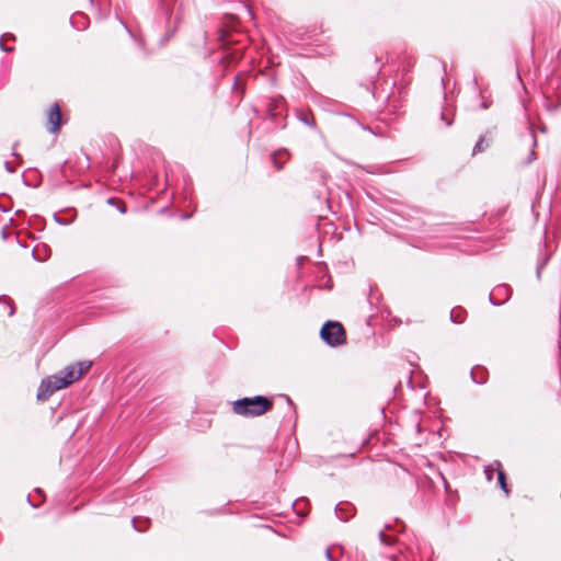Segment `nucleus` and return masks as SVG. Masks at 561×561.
I'll use <instances>...</instances> for the list:
<instances>
[{
  "label": "nucleus",
  "instance_id": "obj_13",
  "mask_svg": "<svg viewBox=\"0 0 561 561\" xmlns=\"http://www.w3.org/2000/svg\"><path fill=\"white\" fill-rule=\"evenodd\" d=\"M466 316H467V312L465 309H462L461 307H458V308H454L451 311H450V314H449V319L453 323H457V324H460V323H463L465 320H466Z\"/></svg>",
  "mask_w": 561,
  "mask_h": 561
},
{
  "label": "nucleus",
  "instance_id": "obj_33",
  "mask_svg": "<svg viewBox=\"0 0 561 561\" xmlns=\"http://www.w3.org/2000/svg\"><path fill=\"white\" fill-rule=\"evenodd\" d=\"M191 217H192V215L191 214H186V213L181 215V219H183V220L190 219Z\"/></svg>",
  "mask_w": 561,
  "mask_h": 561
},
{
  "label": "nucleus",
  "instance_id": "obj_6",
  "mask_svg": "<svg viewBox=\"0 0 561 561\" xmlns=\"http://www.w3.org/2000/svg\"><path fill=\"white\" fill-rule=\"evenodd\" d=\"M58 374L64 379V381H61L60 385L68 387L82 376V370H77V367L75 365H70L60 370Z\"/></svg>",
  "mask_w": 561,
  "mask_h": 561
},
{
  "label": "nucleus",
  "instance_id": "obj_37",
  "mask_svg": "<svg viewBox=\"0 0 561 561\" xmlns=\"http://www.w3.org/2000/svg\"><path fill=\"white\" fill-rule=\"evenodd\" d=\"M388 561H397V559L394 557H391L388 559Z\"/></svg>",
  "mask_w": 561,
  "mask_h": 561
},
{
  "label": "nucleus",
  "instance_id": "obj_11",
  "mask_svg": "<svg viewBox=\"0 0 561 561\" xmlns=\"http://www.w3.org/2000/svg\"><path fill=\"white\" fill-rule=\"evenodd\" d=\"M454 116H455V111L453 107L450 106H445L442 111H440V114H439V118L442 121V123H444V125L446 127H449L453 125L454 123Z\"/></svg>",
  "mask_w": 561,
  "mask_h": 561
},
{
  "label": "nucleus",
  "instance_id": "obj_19",
  "mask_svg": "<svg viewBox=\"0 0 561 561\" xmlns=\"http://www.w3.org/2000/svg\"><path fill=\"white\" fill-rule=\"evenodd\" d=\"M107 203L110 205L116 206V208L118 209V211L121 214H125L127 211V207H126L125 203H123L122 201H119V199H117L115 197H110L107 199Z\"/></svg>",
  "mask_w": 561,
  "mask_h": 561
},
{
  "label": "nucleus",
  "instance_id": "obj_22",
  "mask_svg": "<svg viewBox=\"0 0 561 561\" xmlns=\"http://www.w3.org/2000/svg\"><path fill=\"white\" fill-rule=\"evenodd\" d=\"M0 304L7 305L10 308V311H9L10 317L14 314L15 309H14L13 300L9 296L0 295Z\"/></svg>",
  "mask_w": 561,
  "mask_h": 561
},
{
  "label": "nucleus",
  "instance_id": "obj_4",
  "mask_svg": "<svg viewBox=\"0 0 561 561\" xmlns=\"http://www.w3.org/2000/svg\"><path fill=\"white\" fill-rule=\"evenodd\" d=\"M512 296V288L506 284L497 285L489 295V300L493 306L505 304Z\"/></svg>",
  "mask_w": 561,
  "mask_h": 561
},
{
  "label": "nucleus",
  "instance_id": "obj_8",
  "mask_svg": "<svg viewBox=\"0 0 561 561\" xmlns=\"http://www.w3.org/2000/svg\"><path fill=\"white\" fill-rule=\"evenodd\" d=\"M56 390H53V383L50 378L47 377L42 380L38 391H37V400L45 401L47 400Z\"/></svg>",
  "mask_w": 561,
  "mask_h": 561
},
{
  "label": "nucleus",
  "instance_id": "obj_31",
  "mask_svg": "<svg viewBox=\"0 0 561 561\" xmlns=\"http://www.w3.org/2000/svg\"><path fill=\"white\" fill-rule=\"evenodd\" d=\"M325 557H327V559H328V560H330V561H333V560H334V558H333V557H332V554H331V549H330V548H328V549L325 550Z\"/></svg>",
  "mask_w": 561,
  "mask_h": 561
},
{
  "label": "nucleus",
  "instance_id": "obj_28",
  "mask_svg": "<svg viewBox=\"0 0 561 561\" xmlns=\"http://www.w3.org/2000/svg\"><path fill=\"white\" fill-rule=\"evenodd\" d=\"M535 159H536V152H535L534 150H531V151H530V153H529V156H528V158H527L526 163H527V164H529V163H531L533 161H535Z\"/></svg>",
  "mask_w": 561,
  "mask_h": 561
},
{
  "label": "nucleus",
  "instance_id": "obj_20",
  "mask_svg": "<svg viewBox=\"0 0 561 561\" xmlns=\"http://www.w3.org/2000/svg\"><path fill=\"white\" fill-rule=\"evenodd\" d=\"M50 378V381L53 383V390H60L62 388H66L67 386H61V381H64V379L60 377V375L57 373L53 376H49Z\"/></svg>",
  "mask_w": 561,
  "mask_h": 561
},
{
  "label": "nucleus",
  "instance_id": "obj_35",
  "mask_svg": "<svg viewBox=\"0 0 561 561\" xmlns=\"http://www.w3.org/2000/svg\"><path fill=\"white\" fill-rule=\"evenodd\" d=\"M27 502H28L33 507H37V506H38L37 504H33V503L31 502L30 495L27 496Z\"/></svg>",
  "mask_w": 561,
  "mask_h": 561
},
{
  "label": "nucleus",
  "instance_id": "obj_15",
  "mask_svg": "<svg viewBox=\"0 0 561 561\" xmlns=\"http://www.w3.org/2000/svg\"><path fill=\"white\" fill-rule=\"evenodd\" d=\"M280 156H287V150L286 149H280L278 151H275L273 154H272V161H273V164L274 167L277 169V170H282L283 167H284V161H280L279 160V157Z\"/></svg>",
  "mask_w": 561,
  "mask_h": 561
},
{
  "label": "nucleus",
  "instance_id": "obj_26",
  "mask_svg": "<svg viewBox=\"0 0 561 561\" xmlns=\"http://www.w3.org/2000/svg\"><path fill=\"white\" fill-rule=\"evenodd\" d=\"M358 169H362L364 171H366L367 173H370V174H375L377 173V170H375L374 167H369V168H365L363 165H359V164H355Z\"/></svg>",
  "mask_w": 561,
  "mask_h": 561
},
{
  "label": "nucleus",
  "instance_id": "obj_29",
  "mask_svg": "<svg viewBox=\"0 0 561 561\" xmlns=\"http://www.w3.org/2000/svg\"><path fill=\"white\" fill-rule=\"evenodd\" d=\"M54 217H55V220H56L58 224H60V225L66 226V225H68V224H69V221L64 220V219H60L56 214L54 215Z\"/></svg>",
  "mask_w": 561,
  "mask_h": 561
},
{
  "label": "nucleus",
  "instance_id": "obj_9",
  "mask_svg": "<svg viewBox=\"0 0 561 561\" xmlns=\"http://www.w3.org/2000/svg\"><path fill=\"white\" fill-rule=\"evenodd\" d=\"M295 115H296V118L300 123L305 124L306 126H308L312 129L317 128L316 121L310 112H305L302 110H296Z\"/></svg>",
  "mask_w": 561,
  "mask_h": 561
},
{
  "label": "nucleus",
  "instance_id": "obj_32",
  "mask_svg": "<svg viewBox=\"0 0 561 561\" xmlns=\"http://www.w3.org/2000/svg\"><path fill=\"white\" fill-rule=\"evenodd\" d=\"M0 210H1L2 213H8V211L10 210V208H9V207H7V206H4V205H2V204H0Z\"/></svg>",
  "mask_w": 561,
  "mask_h": 561
},
{
  "label": "nucleus",
  "instance_id": "obj_7",
  "mask_svg": "<svg viewBox=\"0 0 561 561\" xmlns=\"http://www.w3.org/2000/svg\"><path fill=\"white\" fill-rule=\"evenodd\" d=\"M334 512L339 519L342 522H347L351 517H353L355 507L348 502H341L335 505Z\"/></svg>",
  "mask_w": 561,
  "mask_h": 561
},
{
  "label": "nucleus",
  "instance_id": "obj_1",
  "mask_svg": "<svg viewBox=\"0 0 561 561\" xmlns=\"http://www.w3.org/2000/svg\"><path fill=\"white\" fill-rule=\"evenodd\" d=\"M273 408V400L257 394L254 397H244L233 403V412L238 415L255 417L263 415Z\"/></svg>",
  "mask_w": 561,
  "mask_h": 561
},
{
  "label": "nucleus",
  "instance_id": "obj_27",
  "mask_svg": "<svg viewBox=\"0 0 561 561\" xmlns=\"http://www.w3.org/2000/svg\"><path fill=\"white\" fill-rule=\"evenodd\" d=\"M4 169L7 170V172L9 173H14L15 172V169L11 165V163L9 161H5L4 162Z\"/></svg>",
  "mask_w": 561,
  "mask_h": 561
},
{
  "label": "nucleus",
  "instance_id": "obj_36",
  "mask_svg": "<svg viewBox=\"0 0 561 561\" xmlns=\"http://www.w3.org/2000/svg\"><path fill=\"white\" fill-rule=\"evenodd\" d=\"M531 137H533V146H536L537 145V140H536L534 135H531Z\"/></svg>",
  "mask_w": 561,
  "mask_h": 561
},
{
  "label": "nucleus",
  "instance_id": "obj_21",
  "mask_svg": "<svg viewBox=\"0 0 561 561\" xmlns=\"http://www.w3.org/2000/svg\"><path fill=\"white\" fill-rule=\"evenodd\" d=\"M494 473L497 474V466H496V461L492 465H489L485 467L484 469V474H485V478L488 481H492L493 480V476Z\"/></svg>",
  "mask_w": 561,
  "mask_h": 561
},
{
  "label": "nucleus",
  "instance_id": "obj_24",
  "mask_svg": "<svg viewBox=\"0 0 561 561\" xmlns=\"http://www.w3.org/2000/svg\"><path fill=\"white\" fill-rule=\"evenodd\" d=\"M92 363L91 362H80V363H77V365H75L77 367V370H82V375L84 373H87L90 367H91Z\"/></svg>",
  "mask_w": 561,
  "mask_h": 561
},
{
  "label": "nucleus",
  "instance_id": "obj_34",
  "mask_svg": "<svg viewBox=\"0 0 561 561\" xmlns=\"http://www.w3.org/2000/svg\"><path fill=\"white\" fill-rule=\"evenodd\" d=\"M12 156H13V157H15V158H18V159H20V160L22 161V157H21V154H20V153H18V152H15L14 150H13V152H12Z\"/></svg>",
  "mask_w": 561,
  "mask_h": 561
},
{
  "label": "nucleus",
  "instance_id": "obj_3",
  "mask_svg": "<svg viewBox=\"0 0 561 561\" xmlns=\"http://www.w3.org/2000/svg\"><path fill=\"white\" fill-rule=\"evenodd\" d=\"M268 118L276 123L277 118L283 114L287 115V108L285 99L282 95H276L268 99L267 110H266Z\"/></svg>",
  "mask_w": 561,
  "mask_h": 561
},
{
  "label": "nucleus",
  "instance_id": "obj_25",
  "mask_svg": "<svg viewBox=\"0 0 561 561\" xmlns=\"http://www.w3.org/2000/svg\"><path fill=\"white\" fill-rule=\"evenodd\" d=\"M549 257L548 256H545L542 260H540L537 264V277L540 278V275H541V271L542 268L545 267V265L547 264Z\"/></svg>",
  "mask_w": 561,
  "mask_h": 561
},
{
  "label": "nucleus",
  "instance_id": "obj_12",
  "mask_svg": "<svg viewBox=\"0 0 561 561\" xmlns=\"http://www.w3.org/2000/svg\"><path fill=\"white\" fill-rule=\"evenodd\" d=\"M496 466H497V484L505 492V494L508 495L511 491L506 483V474H505L504 470L502 469V465L500 461H496Z\"/></svg>",
  "mask_w": 561,
  "mask_h": 561
},
{
  "label": "nucleus",
  "instance_id": "obj_17",
  "mask_svg": "<svg viewBox=\"0 0 561 561\" xmlns=\"http://www.w3.org/2000/svg\"><path fill=\"white\" fill-rule=\"evenodd\" d=\"M381 67L379 66V59L378 57H375L374 65L369 73V84H373L375 79L378 77L380 72Z\"/></svg>",
  "mask_w": 561,
  "mask_h": 561
},
{
  "label": "nucleus",
  "instance_id": "obj_18",
  "mask_svg": "<svg viewBox=\"0 0 561 561\" xmlns=\"http://www.w3.org/2000/svg\"><path fill=\"white\" fill-rule=\"evenodd\" d=\"M378 537H379L380 542L385 546H391L396 541L394 536L386 535L383 530H380L378 533Z\"/></svg>",
  "mask_w": 561,
  "mask_h": 561
},
{
  "label": "nucleus",
  "instance_id": "obj_16",
  "mask_svg": "<svg viewBox=\"0 0 561 561\" xmlns=\"http://www.w3.org/2000/svg\"><path fill=\"white\" fill-rule=\"evenodd\" d=\"M491 139L485 142V137L481 136L473 147L472 154L484 151L490 146Z\"/></svg>",
  "mask_w": 561,
  "mask_h": 561
},
{
  "label": "nucleus",
  "instance_id": "obj_5",
  "mask_svg": "<svg viewBox=\"0 0 561 561\" xmlns=\"http://www.w3.org/2000/svg\"><path fill=\"white\" fill-rule=\"evenodd\" d=\"M61 126V108L58 103H54L47 114V130L49 133H57Z\"/></svg>",
  "mask_w": 561,
  "mask_h": 561
},
{
  "label": "nucleus",
  "instance_id": "obj_30",
  "mask_svg": "<svg viewBox=\"0 0 561 561\" xmlns=\"http://www.w3.org/2000/svg\"><path fill=\"white\" fill-rule=\"evenodd\" d=\"M490 105H491V102H489V101H482V102H481L480 107H481L482 110H486V108H489V107H490Z\"/></svg>",
  "mask_w": 561,
  "mask_h": 561
},
{
  "label": "nucleus",
  "instance_id": "obj_23",
  "mask_svg": "<svg viewBox=\"0 0 561 561\" xmlns=\"http://www.w3.org/2000/svg\"><path fill=\"white\" fill-rule=\"evenodd\" d=\"M4 38H8V39H15V36L13 34H3L1 37H0V49L4 53H11L14 50V47H8L3 44V39Z\"/></svg>",
  "mask_w": 561,
  "mask_h": 561
},
{
  "label": "nucleus",
  "instance_id": "obj_38",
  "mask_svg": "<svg viewBox=\"0 0 561 561\" xmlns=\"http://www.w3.org/2000/svg\"><path fill=\"white\" fill-rule=\"evenodd\" d=\"M38 494H41L43 491L41 489L35 490Z\"/></svg>",
  "mask_w": 561,
  "mask_h": 561
},
{
  "label": "nucleus",
  "instance_id": "obj_14",
  "mask_svg": "<svg viewBox=\"0 0 561 561\" xmlns=\"http://www.w3.org/2000/svg\"><path fill=\"white\" fill-rule=\"evenodd\" d=\"M131 523H133L135 530H137L139 533H144L148 529V527L150 525V519L142 518V517H134L131 519Z\"/></svg>",
  "mask_w": 561,
  "mask_h": 561
},
{
  "label": "nucleus",
  "instance_id": "obj_10",
  "mask_svg": "<svg viewBox=\"0 0 561 561\" xmlns=\"http://www.w3.org/2000/svg\"><path fill=\"white\" fill-rule=\"evenodd\" d=\"M471 379L478 385H483L488 380V370L484 367L476 366L470 373Z\"/></svg>",
  "mask_w": 561,
  "mask_h": 561
},
{
  "label": "nucleus",
  "instance_id": "obj_2",
  "mask_svg": "<svg viewBox=\"0 0 561 561\" xmlns=\"http://www.w3.org/2000/svg\"><path fill=\"white\" fill-rule=\"evenodd\" d=\"M320 336L331 347L346 343V332L337 321L328 320L320 330Z\"/></svg>",
  "mask_w": 561,
  "mask_h": 561
}]
</instances>
